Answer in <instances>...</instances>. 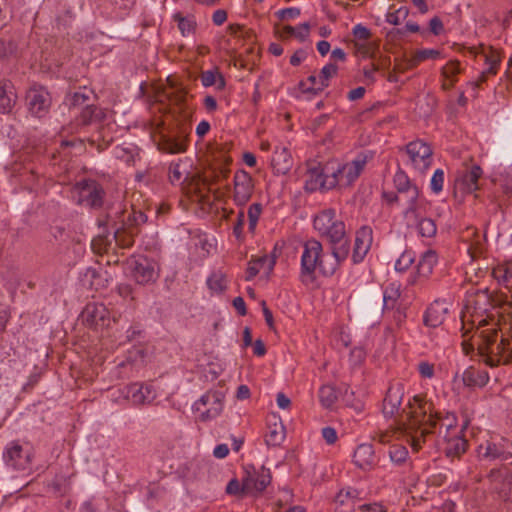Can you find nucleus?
I'll return each mask as SVG.
<instances>
[{
    "label": "nucleus",
    "instance_id": "nucleus-1",
    "mask_svg": "<svg viewBox=\"0 0 512 512\" xmlns=\"http://www.w3.org/2000/svg\"><path fill=\"white\" fill-rule=\"evenodd\" d=\"M402 422L409 431V441L414 451H419L425 442V437L440 425V433L445 428V433L451 435L456 431V417L454 414L447 413L444 417L434 410V405L427 400L425 396L414 395L409 398L408 406L402 414Z\"/></svg>",
    "mask_w": 512,
    "mask_h": 512
},
{
    "label": "nucleus",
    "instance_id": "nucleus-2",
    "mask_svg": "<svg viewBox=\"0 0 512 512\" xmlns=\"http://www.w3.org/2000/svg\"><path fill=\"white\" fill-rule=\"evenodd\" d=\"M322 251V244L319 241L311 239L305 242L301 256V281L303 283H312L315 280V271L317 269L324 276H331L337 270L341 262H337V259H334L332 263L325 264L321 258Z\"/></svg>",
    "mask_w": 512,
    "mask_h": 512
},
{
    "label": "nucleus",
    "instance_id": "nucleus-3",
    "mask_svg": "<svg viewBox=\"0 0 512 512\" xmlns=\"http://www.w3.org/2000/svg\"><path fill=\"white\" fill-rule=\"evenodd\" d=\"M481 342L478 344V352L485 363L491 367L500 363L512 361V343L501 338L497 343V332L494 330L482 332Z\"/></svg>",
    "mask_w": 512,
    "mask_h": 512
},
{
    "label": "nucleus",
    "instance_id": "nucleus-4",
    "mask_svg": "<svg viewBox=\"0 0 512 512\" xmlns=\"http://www.w3.org/2000/svg\"><path fill=\"white\" fill-rule=\"evenodd\" d=\"M374 156L372 151H363L357 154L355 159L345 164L330 163L331 175L337 180V185L348 187L360 176L364 167Z\"/></svg>",
    "mask_w": 512,
    "mask_h": 512
},
{
    "label": "nucleus",
    "instance_id": "nucleus-5",
    "mask_svg": "<svg viewBox=\"0 0 512 512\" xmlns=\"http://www.w3.org/2000/svg\"><path fill=\"white\" fill-rule=\"evenodd\" d=\"M131 277L137 284L148 285L155 283L159 277L157 263L146 256H132L127 260Z\"/></svg>",
    "mask_w": 512,
    "mask_h": 512
},
{
    "label": "nucleus",
    "instance_id": "nucleus-6",
    "mask_svg": "<svg viewBox=\"0 0 512 512\" xmlns=\"http://www.w3.org/2000/svg\"><path fill=\"white\" fill-rule=\"evenodd\" d=\"M394 185L397 192L405 198L408 204L404 211L405 218L410 219L413 215V218L416 221L418 219V187L410 181L406 173L403 171L396 172L394 176Z\"/></svg>",
    "mask_w": 512,
    "mask_h": 512
},
{
    "label": "nucleus",
    "instance_id": "nucleus-7",
    "mask_svg": "<svg viewBox=\"0 0 512 512\" xmlns=\"http://www.w3.org/2000/svg\"><path fill=\"white\" fill-rule=\"evenodd\" d=\"M105 118L106 113L102 108L94 104H87L81 109L79 115H77L73 121L62 128L61 133H78L84 127L101 124Z\"/></svg>",
    "mask_w": 512,
    "mask_h": 512
},
{
    "label": "nucleus",
    "instance_id": "nucleus-8",
    "mask_svg": "<svg viewBox=\"0 0 512 512\" xmlns=\"http://www.w3.org/2000/svg\"><path fill=\"white\" fill-rule=\"evenodd\" d=\"M477 455L484 461H506L512 457V442L506 438L487 440L478 446Z\"/></svg>",
    "mask_w": 512,
    "mask_h": 512
},
{
    "label": "nucleus",
    "instance_id": "nucleus-9",
    "mask_svg": "<svg viewBox=\"0 0 512 512\" xmlns=\"http://www.w3.org/2000/svg\"><path fill=\"white\" fill-rule=\"evenodd\" d=\"M304 189L307 192L330 190L337 186V180L331 175L330 163L324 167L315 165L307 170Z\"/></svg>",
    "mask_w": 512,
    "mask_h": 512
},
{
    "label": "nucleus",
    "instance_id": "nucleus-10",
    "mask_svg": "<svg viewBox=\"0 0 512 512\" xmlns=\"http://www.w3.org/2000/svg\"><path fill=\"white\" fill-rule=\"evenodd\" d=\"M270 469L248 464L244 467L243 482L249 495L258 496L271 483Z\"/></svg>",
    "mask_w": 512,
    "mask_h": 512
},
{
    "label": "nucleus",
    "instance_id": "nucleus-11",
    "mask_svg": "<svg viewBox=\"0 0 512 512\" xmlns=\"http://www.w3.org/2000/svg\"><path fill=\"white\" fill-rule=\"evenodd\" d=\"M77 192V203L90 208H99L103 204L104 190L95 180L84 179L74 185Z\"/></svg>",
    "mask_w": 512,
    "mask_h": 512
},
{
    "label": "nucleus",
    "instance_id": "nucleus-12",
    "mask_svg": "<svg viewBox=\"0 0 512 512\" xmlns=\"http://www.w3.org/2000/svg\"><path fill=\"white\" fill-rule=\"evenodd\" d=\"M405 154L412 167L421 173L425 172L432 163L433 150L423 140L417 139L409 142L405 146Z\"/></svg>",
    "mask_w": 512,
    "mask_h": 512
},
{
    "label": "nucleus",
    "instance_id": "nucleus-13",
    "mask_svg": "<svg viewBox=\"0 0 512 512\" xmlns=\"http://www.w3.org/2000/svg\"><path fill=\"white\" fill-rule=\"evenodd\" d=\"M404 397V386L402 383H395L391 385L386 393V396L383 401V413L387 417H393L396 414L398 415V423L401 425L403 431L409 437V431L406 429L405 424L402 422L404 409L407 408L408 404L401 409L400 406Z\"/></svg>",
    "mask_w": 512,
    "mask_h": 512
},
{
    "label": "nucleus",
    "instance_id": "nucleus-14",
    "mask_svg": "<svg viewBox=\"0 0 512 512\" xmlns=\"http://www.w3.org/2000/svg\"><path fill=\"white\" fill-rule=\"evenodd\" d=\"M323 236H326L332 245V255L334 259H337V262L344 261L350 250L344 222L336 220Z\"/></svg>",
    "mask_w": 512,
    "mask_h": 512
},
{
    "label": "nucleus",
    "instance_id": "nucleus-15",
    "mask_svg": "<svg viewBox=\"0 0 512 512\" xmlns=\"http://www.w3.org/2000/svg\"><path fill=\"white\" fill-rule=\"evenodd\" d=\"M31 457V450L17 441L10 442L3 452L5 464L14 470H27L31 464Z\"/></svg>",
    "mask_w": 512,
    "mask_h": 512
},
{
    "label": "nucleus",
    "instance_id": "nucleus-16",
    "mask_svg": "<svg viewBox=\"0 0 512 512\" xmlns=\"http://www.w3.org/2000/svg\"><path fill=\"white\" fill-rule=\"evenodd\" d=\"M482 176V169L478 165H474L470 170L460 172L454 181V196L462 197L479 189L478 180Z\"/></svg>",
    "mask_w": 512,
    "mask_h": 512
},
{
    "label": "nucleus",
    "instance_id": "nucleus-17",
    "mask_svg": "<svg viewBox=\"0 0 512 512\" xmlns=\"http://www.w3.org/2000/svg\"><path fill=\"white\" fill-rule=\"evenodd\" d=\"M188 131L186 128H177L160 137L158 146L167 153L176 154L182 153L186 150Z\"/></svg>",
    "mask_w": 512,
    "mask_h": 512
},
{
    "label": "nucleus",
    "instance_id": "nucleus-18",
    "mask_svg": "<svg viewBox=\"0 0 512 512\" xmlns=\"http://www.w3.org/2000/svg\"><path fill=\"white\" fill-rule=\"evenodd\" d=\"M224 394L220 391H208L195 403L197 411L201 410V406L208 408L201 413V419L206 421L216 418L223 409Z\"/></svg>",
    "mask_w": 512,
    "mask_h": 512
},
{
    "label": "nucleus",
    "instance_id": "nucleus-19",
    "mask_svg": "<svg viewBox=\"0 0 512 512\" xmlns=\"http://www.w3.org/2000/svg\"><path fill=\"white\" fill-rule=\"evenodd\" d=\"M254 189L251 175L239 170L234 175V200L237 205H245L251 198Z\"/></svg>",
    "mask_w": 512,
    "mask_h": 512
},
{
    "label": "nucleus",
    "instance_id": "nucleus-20",
    "mask_svg": "<svg viewBox=\"0 0 512 512\" xmlns=\"http://www.w3.org/2000/svg\"><path fill=\"white\" fill-rule=\"evenodd\" d=\"M122 395L133 404H149L156 398V391L151 385L132 383L121 390Z\"/></svg>",
    "mask_w": 512,
    "mask_h": 512
},
{
    "label": "nucleus",
    "instance_id": "nucleus-21",
    "mask_svg": "<svg viewBox=\"0 0 512 512\" xmlns=\"http://www.w3.org/2000/svg\"><path fill=\"white\" fill-rule=\"evenodd\" d=\"M26 100L29 111L36 117L46 114L51 105V97L44 88L30 89Z\"/></svg>",
    "mask_w": 512,
    "mask_h": 512
},
{
    "label": "nucleus",
    "instance_id": "nucleus-22",
    "mask_svg": "<svg viewBox=\"0 0 512 512\" xmlns=\"http://www.w3.org/2000/svg\"><path fill=\"white\" fill-rule=\"evenodd\" d=\"M373 241V230L370 226H362L355 237V244L352 253V260L355 264L360 263L365 258L371 248Z\"/></svg>",
    "mask_w": 512,
    "mask_h": 512
},
{
    "label": "nucleus",
    "instance_id": "nucleus-23",
    "mask_svg": "<svg viewBox=\"0 0 512 512\" xmlns=\"http://www.w3.org/2000/svg\"><path fill=\"white\" fill-rule=\"evenodd\" d=\"M82 319L90 327H104L109 319V311L104 304L88 303L82 312Z\"/></svg>",
    "mask_w": 512,
    "mask_h": 512
},
{
    "label": "nucleus",
    "instance_id": "nucleus-24",
    "mask_svg": "<svg viewBox=\"0 0 512 512\" xmlns=\"http://www.w3.org/2000/svg\"><path fill=\"white\" fill-rule=\"evenodd\" d=\"M275 263L276 257L274 255H263L259 258L252 259L248 263L246 270V280H252L260 272V270H263L268 277L272 273Z\"/></svg>",
    "mask_w": 512,
    "mask_h": 512
},
{
    "label": "nucleus",
    "instance_id": "nucleus-25",
    "mask_svg": "<svg viewBox=\"0 0 512 512\" xmlns=\"http://www.w3.org/2000/svg\"><path fill=\"white\" fill-rule=\"evenodd\" d=\"M17 93L13 83L10 80L0 81V113L6 114L12 112L16 102Z\"/></svg>",
    "mask_w": 512,
    "mask_h": 512
},
{
    "label": "nucleus",
    "instance_id": "nucleus-26",
    "mask_svg": "<svg viewBox=\"0 0 512 512\" xmlns=\"http://www.w3.org/2000/svg\"><path fill=\"white\" fill-rule=\"evenodd\" d=\"M360 492L355 488L341 490L335 497V512H352L359 501Z\"/></svg>",
    "mask_w": 512,
    "mask_h": 512
},
{
    "label": "nucleus",
    "instance_id": "nucleus-27",
    "mask_svg": "<svg viewBox=\"0 0 512 512\" xmlns=\"http://www.w3.org/2000/svg\"><path fill=\"white\" fill-rule=\"evenodd\" d=\"M448 313V307L444 301H434L426 310L424 324L429 327L440 326Z\"/></svg>",
    "mask_w": 512,
    "mask_h": 512
},
{
    "label": "nucleus",
    "instance_id": "nucleus-28",
    "mask_svg": "<svg viewBox=\"0 0 512 512\" xmlns=\"http://www.w3.org/2000/svg\"><path fill=\"white\" fill-rule=\"evenodd\" d=\"M445 440L444 452L447 457L456 458L460 457L465 453L467 449V441L459 435V432H455L451 435L444 434Z\"/></svg>",
    "mask_w": 512,
    "mask_h": 512
},
{
    "label": "nucleus",
    "instance_id": "nucleus-29",
    "mask_svg": "<svg viewBox=\"0 0 512 512\" xmlns=\"http://www.w3.org/2000/svg\"><path fill=\"white\" fill-rule=\"evenodd\" d=\"M355 465L363 470L370 469L375 463V452L371 444H360L353 455Z\"/></svg>",
    "mask_w": 512,
    "mask_h": 512
},
{
    "label": "nucleus",
    "instance_id": "nucleus-30",
    "mask_svg": "<svg viewBox=\"0 0 512 512\" xmlns=\"http://www.w3.org/2000/svg\"><path fill=\"white\" fill-rule=\"evenodd\" d=\"M271 165L274 172L278 175L288 173L292 167V158L289 151L286 148L276 149L271 160Z\"/></svg>",
    "mask_w": 512,
    "mask_h": 512
},
{
    "label": "nucleus",
    "instance_id": "nucleus-31",
    "mask_svg": "<svg viewBox=\"0 0 512 512\" xmlns=\"http://www.w3.org/2000/svg\"><path fill=\"white\" fill-rule=\"evenodd\" d=\"M462 381L467 387H483L488 383L489 375L486 371L469 367L463 372Z\"/></svg>",
    "mask_w": 512,
    "mask_h": 512
},
{
    "label": "nucleus",
    "instance_id": "nucleus-32",
    "mask_svg": "<svg viewBox=\"0 0 512 512\" xmlns=\"http://www.w3.org/2000/svg\"><path fill=\"white\" fill-rule=\"evenodd\" d=\"M128 211L119 204L117 207L110 208L106 215L105 219L99 220L100 226H110L114 229H117V226L122 224V221H126Z\"/></svg>",
    "mask_w": 512,
    "mask_h": 512
},
{
    "label": "nucleus",
    "instance_id": "nucleus-33",
    "mask_svg": "<svg viewBox=\"0 0 512 512\" xmlns=\"http://www.w3.org/2000/svg\"><path fill=\"white\" fill-rule=\"evenodd\" d=\"M138 234V230L135 228H128L125 224H121L117 226V229L114 231V239L116 244L120 248H130L134 244V237Z\"/></svg>",
    "mask_w": 512,
    "mask_h": 512
},
{
    "label": "nucleus",
    "instance_id": "nucleus-34",
    "mask_svg": "<svg viewBox=\"0 0 512 512\" xmlns=\"http://www.w3.org/2000/svg\"><path fill=\"white\" fill-rule=\"evenodd\" d=\"M338 73V66L334 63L326 64L320 71L319 75V86L318 87H308L304 89V92H310L313 94H318L323 91L324 88L328 87L329 79L336 76Z\"/></svg>",
    "mask_w": 512,
    "mask_h": 512
},
{
    "label": "nucleus",
    "instance_id": "nucleus-35",
    "mask_svg": "<svg viewBox=\"0 0 512 512\" xmlns=\"http://www.w3.org/2000/svg\"><path fill=\"white\" fill-rule=\"evenodd\" d=\"M437 263V254L433 250L426 251L417 265V274L420 277L427 278L433 271L435 264Z\"/></svg>",
    "mask_w": 512,
    "mask_h": 512
},
{
    "label": "nucleus",
    "instance_id": "nucleus-36",
    "mask_svg": "<svg viewBox=\"0 0 512 512\" xmlns=\"http://www.w3.org/2000/svg\"><path fill=\"white\" fill-rule=\"evenodd\" d=\"M335 221V211L333 209H326L315 216L313 224L314 228L323 235Z\"/></svg>",
    "mask_w": 512,
    "mask_h": 512
},
{
    "label": "nucleus",
    "instance_id": "nucleus-37",
    "mask_svg": "<svg viewBox=\"0 0 512 512\" xmlns=\"http://www.w3.org/2000/svg\"><path fill=\"white\" fill-rule=\"evenodd\" d=\"M408 223L416 224L418 227V231L421 236L431 238L436 235L437 227L435 222L430 218H420L415 221L413 215L410 219H407Z\"/></svg>",
    "mask_w": 512,
    "mask_h": 512
},
{
    "label": "nucleus",
    "instance_id": "nucleus-38",
    "mask_svg": "<svg viewBox=\"0 0 512 512\" xmlns=\"http://www.w3.org/2000/svg\"><path fill=\"white\" fill-rule=\"evenodd\" d=\"M17 49L18 43L15 36L0 37V60L14 56Z\"/></svg>",
    "mask_w": 512,
    "mask_h": 512
},
{
    "label": "nucleus",
    "instance_id": "nucleus-39",
    "mask_svg": "<svg viewBox=\"0 0 512 512\" xmlns=\"http://www.w3.org/2000/svg\"><path fill=\"white\" fill-rule=\"evenodd\" d=\"M285 438V429L281 424H274L269 427V432L265 436V442L268 446H279Z\"/></svg>",
    "mask_w": 512,
    "mask_h": 512
},
{
    "label": "nucleus",
    "instance_id": "nucleus-40",
    "mask_svg": "<svg viewBox=\"0 0 512 512\" xmlns=\"http://www.w3.org/2000/svg\"><path fill=\"white\" fill-rule=\"evenodd\" d=\"M400 297L399 286L390 284L383 294V309H394L398 298Z\"/></svg>",
    "mask_w": 512,
    "mask_h": 512
},
{
    "label": "nucleus",
    "instance_id": "nucleus-41",
    "mask_svg": "<svg viewBox=\"0 0 512 512\" xmlns=\"http://www.w3.org/2000/svg\"><path fill=\"white\" fill-rule=\"evenodd\" d=\"M319 399L325 408L332 407L338 399L335 388L331 385H323L319 390Z\"/></svg>",
    "mask_w": 512,
    "mask_h": 512
},
{
    "label": "nucleus",
    "instance_id": "nucleus-42",
    "mask_svg": "<svg viewBox=\"0 0 512 512\" xmlns=\"http://www.w3.org/2000/svg\"><path fill=\"white\" fill-rule=\"evenodd\" d=\"M492 275L498 283H508L512 278V263L499 264L492 270Z\"/></svg>",
    "mask_w": 512,
    "mask_h": 512
},
{
    "label": "nucleus",
    "instance_id": "nucleus-43",
    "mask_svg": "<svg viewBox=\"0 0 512 512\" xmlns=\"http://www.w3.org/2000/svg\"><path fill=\"white\" fill-rule=\"evenodd\" d=\"M173 19L178 23V28L183 36L194 32L196 23L192 18L184 17L181 13H175Z\"/></svg>",
    "mask_w": 512,
    "mask_h": 512
},
{
    "label": "nucleus",
    "instance_id": "nucleus-44",
    "mask_svg": "<svg viewBox=\"0 0 512 512\" xmlns=\"http://www.w3.org/2000/svg\"><path fill=\"white\" fill-rule=\"evenodd\" d=\"M93 92L87 88H84L82 91H77L73 93L69 98V106L70 107H80L87 105V102L90 100Z\"/></svg>",
    "mask_w": 512,
    "mask_h": 512
},
{
    "label": "nucleus",
    "instance_id": "nucleus-45",
    "mask_svg": "<svg viewBox=\"0 0 512 512\" xmlns=\"http://www.w3.org/2000/svg\"><path fill=\"white\" fill-rule=\"evenodd\" d=\"M389 457L397 465L404 463L408 457V450L405 446L395 444L389 448Z\"/></svg>",
    "mask_w": 512,
    "mask_h": 512
},
{
    "label": "nucleus",
    "instance_id": "nucleus-46",
    "mask_svg": "<svg viewBox=\"0 0 512 512\" xmlns=\"http://www.w3.org/2000/svg\"><path fill=\"white\" fill-rule=\"evenodd\" d=\"M147 221V216L142 211L132 210L128 213L126 221L123 222L129 229L135 228L138 230V226L144 224Z\"/></svg>",
    "mask_w": 512,
    "mask_h": 512
},
{
    "label": "nucleus",
    "instance_id": "nucleus-47",
    "mask_svg": "<svg viewBox=\"0 0 512 512\" xmlns=\"http://www.w3.org/2000/svg\"><path fill=\"white\" fill-rule=\"evenodd\" d=\"M262 213V205L260 203H253L248 208V229L251 233H254L259 217Z\"/></svg>",
    "mask_w": 512,
    "mask_h": 512
},
{
    "label": "nucleus",
    "instance_id": "nucleus-48",
    "mask_svg": "<svg viewBox=\"0 0 512 512\" xmlns=\"http://www.w3.org/2000/svg\"><path fill=\"white\" fill-rule=\"evenodd\" d=\"M440 56V51L436 49H422L416 51L411 62L412 65L415 66L418 63L426 60V59H436Z\"/></svg>",
    "mask_w": 512,
    "mask_h": 512
},
{
    "label": "nucleus",
    "instance_id": "nucleus-49",
    "mask_svg": "<svg viewBox=\"0 0 512 512\" xmlns=\"http://www.w3.org/2000/svg\"><path fill=\"white\" fill-rule=\"evenodd\" d=\"M226 493L233 496H243L248 493L245 488V482L240 483L236 478L231 479L226 486Z\"/></svg>",
    "mask_w": 512,
    "mask_h": 512
},
{
    "label": "nucleus",
    "instance_id": "nucleus-50",
    "mask_svg": "<svg viewBox=\"0 0 512 512\" xmlns=\"http://www.w3.org/2000/svg\"><path fill=\"white\" fill-rule=\"evenodd\" d=\"M409 15V10L407 7L402 6L394 12H389L386 15V21L392 25H399L402 21H404Z\"/></svg>",
    "mask_w": 512,
    "mask_h": 512
},
{
    "label": "nucleus",
    "instance_id": "nucleus-51",
    "mask_svg": "<svg viewBox=\"0 0 512 512\" xmlns=\"http://www.w3.org/2000/svg\"><path fill=\"white\" fill-rule=\"evenodd\" d=\"M414 262V256L411 252L405 251L397 259L395 263V270L398 272L406 271Z\"/></svg>",
    "mask_w": 512,
    "mask_h": 512
},
{
    "label": "nucleus",
    "instance_id": "nucleus-52",
    "mask_svg": "<svg viewBox=\"0 0 512 512\" xmlns=\"http://www.w3.org/2000/svg\"><path fill=\"white\" fill-rule=\"evenodd\" d=\"M485 63L488 65L487 72L490 74H496L497 73V67L500 63L499 55L494 50H489L488 54H484Z\"/></svg>",
    "mask_w": 512,
    "mask_h": 512
},
{
    "label": "nucleus",
    "instance_id": "nucleus-53",
    "mask_svg": "<svg viewBox=\"0 0 512 512\" xmlns=\"http://www.w3.org/2000/svg\"><path fill=\"white\" fill-rule=\"evenodd\" d=\"M170 99L180 109L184 110L186 108L187 91L185 88L179 87L170 94Z\"/></svg>",
    "mask_w": 512,
    "mask_h": 512
},
{
    "label": "nucleus",
    "instance_id": "nucleus-54",
    "mask_svg": "<svg viewBox=\"0 0 512 512\" xmlns=\"http://www.w3.org/2000/svg\"><path fill=\"white\" fill-rule=\"evenodd\" d=\"M443 184H444V171L442 169H437V170H435V172L431 178V182H430L431 190L435 194H438L442 191Z\"/></svg>",
    "mask_w": 512,
    "mask_h": 512
},
{
    "label": "nucleus",
    "instance_id": "nucleus-55",
    "mask_svg": "<svg viewBox=\"0 0 512 512\" xmlns=\"http://www.w3.org/2000/svg\"><path fill=\"white\" fill-rule=\"evenodd\" d=\"M207 284L213 291H223L225 289V277L222 274L214 273L208 278Z\"/></svg>",
    "mask_w": 512,
    "mask_h": 512
},
{
    "label": "nucleus",
    "instance_id": "nucleus-56",
    "mask_svg": "<svg viewBox=\"0 0 512 512\" xmlns=\"http://www.w3.org/2000/svg\"><path fill=\"white\" fill-rule=\"evenodd\" d=\"M228 173L229 170L226 169L225 167L220 168L218 171L214 170L211 175L204 177V184L210 187L218 182L220 176H222L223 178H227Z\"/></svg>",
    "mask_w": 512,
    "mask_h": 512
},
{
    "label": "nucleus",
    "instance_id": "nucleus-57",
    "mask_svg": "<svg viewBox=\"0 0 512 512\" xmlns=\"http://www.w3.org/2000/svg\"><path fill=\"white\" fill-rule=\"evenodd\" d=\"M458 73H460V67L457 61H450L442 68V76L446 79H454Z\"/></svg>",
    "mask_w": 512,
    "mask_h": 512
},
{
    "label": "nucleus",
    "instance_id": "nucleus-58",
    "mask_svg": "<svg viewBox=\"0 0 512 512\" xmlns=\"http://www.w3.org/2000/svg\"><path fill=\"white\" fill-rule=\"evenodd\" d=\"M91 246L95 253L101 254L107 251L109 241L106 237H97L92 240Z\"/></svg>",
    "mask_w": 512,
    "mask_h": 512
},
{
    "label": "nucleus",
    "instance_id": "nucleus-59",
    "mask_svg": "<svg viewBox=\"0 0 512 512\" xmlns=\"http://www.w3.org/2000/svg\"><path fill=\"white\" fill-rule=\"evenodd\" d=\"M418 372L423 378H432L434 376V364L422 361L418 364Z\"/></svg>",
    "mask_w": 512,
    "mask_h": 512
},
{
    "label": "nucleus",
    "instance_id": "nucleus-60",
    "mask_svg": "<svg viewBox=\"0 0 512 512\" xmlns=\"http://www.w3.org/2000/svg\"><path fill=\"white\" fill-rule=\"evenodd\" d=\"M353 36L358 40H367L371 37L370 30L362 24H357L352 30Z\"/></svg>",
    "mask_w": 512,
    "mask_h": 512
},
{
    "label": "nucleus",
    "instance_id": "nucleus-61",
    "mask_svg": "<svg viewBox=\"0 0 512 512\" xmlns=\"http://www.w3.org/2000/svg\"><path fill=\"white\" fill-rule=\"evenodd\" d=\"M244 224H245V214H244V211L241 210L237 214V221L233 227V233L237 239L242 238Z\"/></svg>",
    "mask_w": 512,
    "mask_h": 512
},
{
    "label": "nucleus",
    "instance_id": "nucleus-62",
    "mask_svg": "<svg viewBox=\"0 0 512 512\" xmlns=\"http://www.w3.org/2000/svg\"><path fill=\"white\" fill-rule=\"evenodd\" d=\"M277 15L281 20L294 19L300 15V9L296 7L281 9Z\"/></svg>",
    "mask_w": 512,
    "mask_h": 512
},
{
    "label": "nucleus",
    "instance_id": "nucleus-63",
    "mask_svg": "<svg viewBox=\"0 0 512 512\" xmlns=\"http://www.w3.org/2000/svg\"><path fill=\"white\" fill-rule=\"evenodd\" d=\"M217 75L212 70H207L201 74V83L204 87H210L216 84Z\"/></svg>",
    "mask_w": 512,
    "mask_h": 512
},
{
    "label": "nucleus",
    "instance_id": "nucleus-64",
    "mask_svg": "<svg viewBox=\"0 0 512 512\" xmlns=\"http://www.w3.org/2000/svg\"><path fill=\"white\" fill-rule=\"evenodd\" d=\"M322 437L327 444L331 445L337 441V432L334 428L328 426L322 429Z\"/></svg>",
    "mask_w": 512,
    "mask_h": 512
}]
</instances>
